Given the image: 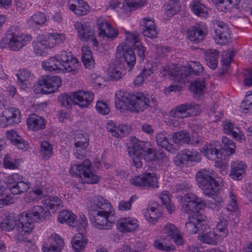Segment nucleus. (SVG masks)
<instances>
[{
	"instance_id": "f257e3e1",
	"label": "nucleus",
	"mask_w": 252,
	"mask_h": 252,
	"mask_svg": "<svg viewBox=\"0 0 252 252\" xmlns=\"http://www.w3.org/2000/svg\"><path fill=\"white\" fill-rule=\"evenodd\" d=\"M46 212L41 206H35L27 212H24L18 220L7 219L0 222V227L4 231H10L15 229L21 235L29 234L34 228V222L45 217Z\"/></svg>"
},
{
	"instance_id": "f03ea898",
	"label": "nucleus",
	"mask_w": 252,
	"mask_h": 252,
	"mask_svg": "<svg viewBox=\"0 0 252 252\" xmlns=\"http://www.w3.org/2000/svg\"><path fill=\"white\" fill-rule=\"evenodd\" d=\"M183 210L188 214H193L189 217L185 228L189 234L203 232L209 228L207 221L198 216L199 211L205 205L202 200L194 194H189L182 198Z\"/></svg>"
},
{
	"instance_id": "7ed1b4c3",
	"label": "nucleus",
	"mask_w": 252,
	"mask_h": 252,
	"mask_svg": "<svg viewBox=\"0 0 252 252\" xmlns=\"http://www.w3.org/2000/svg\"><path fill=\"white\" fill-rule=\"evenodd\" d=\"M90 220L93 226L98 229L108 230L113 225L109 220L111 215V204L101 196H93L87 203Z\"/></svg>"
},
{
	"instance_id": "20e7f679",
	"label": "nucleus",
	"mask_w": 252,
	"mask_h": 252,
	"mask_svg": "<svg viewBox=\"0 0 252 252\" xmlns=\"http://www.w3.org/2000/svg\"><path fill=\"white\" fill-rule=\"evenodd\" d=\"M115 103L116 108L121 112L127 110L138 113L149 107H155L156 100L155 98L150 99L142 93L129 94L119 91L116 93Z\"/></svg>"
},
{
	"instance_id": "39448f33",
	"label": "nucleus",
	"mask_w": 252,
	"mask_h": 252,
	"mask_svg": "<svg viewBox=\"0 0 252 252\" xmlns=\"http://www.w3.org/2000/svg\"><path fill=\"white\" fill-rule=\"evenodd\" d=\"M202 65L197 62H192L189 66H175L169 69L163 66L160 73L164 76L169 75L172 79L178 82L186 83L188 81L187 77L189 75H200L203 71Z\"/></svg>"
},
{
	"instance_id": "423d86ee",
	"label": "nucleus",
	"mask_w": 252,
	"mask_h": 252,
	"mask_svg": "<svg viewBox=\"0 0 252 252\" xmlns=\"http://www.w3.org/2000/svg\"><path fill=\"white\" fill-rule=\"evenodd\" d=\"M216 173L213 170L202 169L197 172L195 178L198 187L209 197L215 195L219 190V183L215 179Z\"/></svg>"
},
{
	"instance_id": "0eeeda50",
	"label": "nucleus",
	"mask_w": 252,
	"mask_h": 252,
	"mask_svg": "<svg viewBox=\"0 0 252 252\" xmlns=\"http://www.w3.org/2000/svg\"><path fill=\"white\" fill-rule=\"evenodd\" d=\"M222 142L224 148H222L221 144L218 141L211 142L205 150V154L207 158L212 160L220 159L225 151L226 155L229 156L235 152V143L226 137H223Z\"/></svg>"
},
{
	"instance_id": "6e6552de",
	"label": "nucleus",
	"mask_w": 252,
	"mask_h": 252,
	"mask_svg": "<svg viewBox=\"0 0 252 252\" xmlns=\"http://www.w3.org/2000/svg\"><path fill=\"white\" fill-rule=\"evenodd\" d=\"M32 38L31 34L20 33L15 27H11L6 32L5 36L0 42V47H4L5 44H7L11 50L18 51L29 43Z\"/></svg>"
},
{
	"instance_id": "1a4fd4ad",
	"label": "nucleus",
	"mask_w": 252,
	"mask_h": 252,
	"mask_svg": "<svg viewBox=\"0 0 252 252\" xmlns=\"http://www.w3.org/2000/svg\"><path fill=\"white\" fill-rule=\"evenodd\" d=\"M69 172L72 176L83 175L84 182L88 184H96L100 180V177L92 172L91 162L88 159H85L81 164L73 163L71 165Z\"/></svg>"
},
{
	"instance_id": "9d476101",
	"label": "nucleus",
	"mask_w": 252,
	"mask_h": 252,
	"mask_svg": "<svg viewBox=\"0 0 252 252\" xmlns=\"http://www.w3.org/2000/svg\"><path fill=\"white\" fill-rule=\"evenodd\" d=\"M62 85V80L58 76L44 75L37 82L34 92L38 94H48L55 92Z\"/></svg>"
},
{
	"instance_id": "9b49d317",
	"label": "nucleus",
	"mask_w": 252,
	"mask_h": 252,
	"mask_svg": "<svg viewBox=\"0 0 252 252\" xmlns=\"http://www.w3.org/2000/svg\"><path fill=\"white\" fill-rule=\"evenodd\" d=\"M200 111V106L194 103L179 104L169 112L170 115L176 119H183L197 115Z\"/></svg>"
},
{
	"instance_id": "f8f14e48",
	"label": "nucleus",
	"mask_w": 252,
	"mask_h": 252,
	"mask_svg": "<svg viewBox=\"0 0 252 252\" xmlns=\"http://www.w3.org/2000/svg\"><path fill=\"white\" fill-rule=\"evenodd\" d=\"M77 31L79 38L83 42H90L94 46H97L98 43L95 35V31L88 26L86 23L76 22L74 25Z\"/></svg>"
},
{
	"instance_id": "ddd939ff",
	"label": "nucleus",
	"mask_w": 252,
	"mask_h": 252,
	"mask_svg": "<svg viewBox=\"0 0 252 252\" xmlns=\"http://www.w3.org/2000/svg\"><path fill=\"white\" fill-rule=\"evenodd\" d=\"M130 183L142 189L158 188V178L154 173L146 172L132 178Z\"/></svg>"
},
{
	"instance_id": "4468645a",
	"label": "nucleus",
	"mask_w": 252,
	"mask_h": 252,
	"mask_svg": "<svg viewBox=\"0 0 252 252\" xmlns=\"http://www.w3.org/2000/svg\"><path fill=\"white\" fill-rule=\"evenodd\" d=\"M21 122V113L16 108L9 107L5 109L0 116V127H5L14 126Z\"/></svg>"
},
{
	"instance_id": "2eb2a0df",
	"label": "nucleus",
	"mask_w": 252,
	"mask_h": 252,
	"mask_svg": "<svg viewBox=\"0 0 252 252\" xmlns=\"http://www.w3.org/2000/svg\"><path fill=\"white\" fill-rule=\"evenodd\" d=\"M214 25L216 42L220 45L228 44L231 39V32L227 25L222 21L219 20L214 21Z\"/></svg>"
},
{
	"instance_id": "dca6fc26",
	"label": "nucleus",
	"mask_w": 252,
	"mask_h": 252,
	"mask_svg": "<svg viewBox=\"0 0 252 252\" xmlns=\"http://www.w3.org/2000/svg\"><path fill=\"white\" fill-rule=\"evenodd\" d=\"M89 142V136L86 133H78L75 136L74 155L76 158L82 159L85 158Z\"/></svg>"
},
{
	"instance_id": "f3484780",
	"label": "nucleus",
	"mask_w": 252,
	"mask_h": 252,
	"mask_svg": "<svg viewBox=\"0 0 252 252\" xmlns=\"http://www.w3.org/2000/svg\"><path fill=\"white\" fill-rule=\"evenodd\" d=\"M196 139L194 137L191 138L189 133L185 130H179L175 132L172 134L173 142L176 144H191L192 145H198L201 143V139L198 137V134L196 133Z\"/></svg>"
},
{
	"instance_id": "a211bd4d",
	"label": "nucleus",
	"mask_w": 252,
	"mask_h": 252,
	"mask_svg": "<svg viewBox=\"0 0 252 252\" xmlns=\"http://www.w3.org/2000/svg\"><path fill=\"white\" fill-rule=\"evenodd\" d=\"M117 54L122 57L127 66L131 69L136 63V57L133 50L128 45L122 43L117 48Z\"/></svg>"
},
{
	"instance_id": "6ab92c4d",
	"label": "nucleus",
	"mask_w": 252,
	"mask_h": 252,
	"mask_svg": "<svg viewBox=\"0 0 252 252\" xmlns=\"http://www.w3.org/2000/svg\"><path fill=\"white\" fill-rule=\"evenodd\" d=\"M151 143L138 139L136 137H131L129 141L130 146L127 150L131 158L142 157V153Z\"/></svg>"
},
{
	"instance_id": "aec40b11",
	"label": "nucleus",
	"mask_w": 252,
	"mask_h": 252,
	"mask_svg": "<svg viewBox=\"0 0 252 252\" xmlns=\"http://www.w3.org/2000/svg\"><path fill=\"white\" fill-rule=\"evenodd\" d=\"M96 26L99 30V35L103 37H106L113 39L118 35V31L112 28L103 17H100L97 19Z\"/></svg>"
},
{
	"instance_id": "412c9836",
	"label": "nucleus",
	"mask_w": 252,
	"mask_h": 252,
	"mask_svg": "<svg viewBox=\"0 0 252 252\" xmlns=\"http://www.w3.org/2000/svg\"><path fill=\"white\" fill-rule=\"evenodd\" d=\"M208 32L207 27L204 25H196L190 27L187 31L189 39L194 43H199L205 38Z\"/></svg>"
},
{
	"instance_id": "4be33fe9",
	"label": "nucleus",
	"mask_w": 252,
	"mask_h": 252,
	"mask_svg": "<svg viewBox=\"0 0 252 252\" xmlns=\"http://www.w3.org/2000/svg\"><path fill=\"white\" fill-rule=\"evenodd\" d=\"M48 241L50 244L44 243L43 245V252H60L64 246L63 240L56 234L51 235L48 238Z\"/></svg>"
},
{
	"instance_id": "5701e85b",
	"label": "nucleus",
	"mask_w": 252,
	"mask_h": 252,
	"mask_svg": "<svg viewBox=\"0 0 252 252\" xmlns=\"http://www.w3.org/2000/svg\"><path fill=\"white\" fill-rule=\"evenodd\" d=\"M74 104L80 107H87L94 99V94L92 92L79 90L73 94Z\"/></svg>"
},
{
	"instance_id": "b1692460",
	"label": "nucleus",
	"mask_w": 252,
	"mask_h": 252,
	"mask_svg": "<svg viewBox=\"0 0 252 252\" xmlns=\"http://www.w3.org/2000/svg\"><path fill=\"white\" fill-rule=\"evenodd\" d=\"M17 84L23 90H26L31 87L34 75L30 71L23 69L20 70L16 74Z\"/></svg>"
},
{
	"instance_id": "393cba45",
	"label": "nucleus",
	"mask_w": 252,
	"mask_h": 252,
	"mask_svg": "<svg viewBox=\"0 0 252 252\" xmlns=\"http://www.w3.org/2000/svg\"><path fill=\"white\" fill-rule=\"evenodd\" d=\"M142 32L143 35L149 38H154L157 36L158 32L153 18L146 17L141 21Z\"/></svg>"
},
{
	"instance_id": "a878e982",
	"label": "nucleus",
	"mask_w": 252,
	"mask_h": 252,
	"mask_svg": "<svg viewBox=\"0 0 252 252\" xmlns=\"http://www.w3.org/2000/svg\"><path fill=\"white\" fill-rule=\"evenodd\" d=\"M162 231L167 236H169L170 239H173L177 245L181 246L184 244L183 237L177 227L174 224L170 223H167L164 226Z\"/></svg>"
},
{
	"instance_id": "bb28decb",
	"label": "nucleus",
	"mask_w": 252,
	"mask_h": 252,
	"mask_svg": "<svg viewBox=\"0 0 252 252\" xmlns=\"http://www.w3.org/2000/svg\"><path fill=\"white\" fill-rule=\"evenodd\" d=\"M137 220L131 217L121 218L117 222V228L122 232H130L138 227Z\"/></svg>"
},
{
	"instance_id": "cd10ccee",
	"label": "nucleus",
	"mask_w": 252,
	"mask_h": 252,
	"mask_svg": "<svg viewBox=\"0 0 252 252\" xmlns=\"http://www.w3.org/2000/svg\"><path fill=\"white\" fill-rule=\"evenodd\" d=\"M106 128L110 132L113 136L117 138H122L128 134L129 132V128L127 125H119L116 126V123L113 121H109L107 124Z\"/></svg>"
},
{
	"instance_id": "c85d7f7f",
	"label": "nucleus",
	"mask_w": 252,
	"mask_h": 252,
	"mask_svg": "<svg viewBox=\"0 0 252 252\" xmlns=\"http://www.w3.org/2000/svg\"><path fill=\"white\" fill-rule=\"evenodd\" d=\"M68 7L78 16L85 15L90 11L89 5L83 0H69Z\"/></svg>"
},
{
	"instance_id": "c756f323",
	"label": "nucleus",
	"mask_w": 252,
	"mask_h": 252,
	"mask_svg": "<svg viewBox=\"0 0 252 252\" xmlns=\"http://www.w3.org/2000/svg\"><path fill=\"white\" fill-rule=\"evenodd\" d=\"M224 133L231 135L236 140L240 142L245 141V136L240 131V129L230 122H226L223 125Z\"/></svg>"
},
{
	"instance_id": "7c9ffc66",
	"label": "nucleus",
	"mask_w": 252,
	"mask_h": 252,
	"mask_svg": "<svg viewBox=\"0 0 252 252\" xmlns=\"http://www.w3.org/2000/svg\"><path fill=\"white\" fill-rule=\"evenodd\" d=\"M34 53L38 56H44L48 49L53 48V44L49 43L47 39L40 38L32 42Z\"/></svg>"
},
{
	"instance_id": "2f4dec72",
	"label": "nucleus",
	"mask_w": 252,
	"mask_h": 252,
	"mask_svg": "<svg viewBox=\"0 0 252 252\" xmlns=\"http://www.w3.org/2000/svg\"><path fill=\"white\" fill-rule=\"evenodd\" d=\"M27 124L29 129L35 131L44 129L46 122L44 117L32 114L27 119Z\"/></svg>"
},
{
	"instance_id": "473e14b6",
	"label": "nucleus",
	"mask_w": 252,
	"mask_h": 252,
	"mask_svg": "<svg viewBox=\"0 0 252 252\" xmlns=\"http://www.w3.org/2000/svg\"><path fill=\"white\" fill-rule=\"evenodd\" d=\"M230 176L234 180H241L245 172L246 165L242 161L235 160L231 162Z\"/></svg>"
},
{
	"instance_id": "72a5a7b5",
	"label": "nucleus",
	"mask_w": 252,
	"mask_h": 252,
	"mask_svg": "<svg viewBox=\"0 0 252 252\" xmlns=\"http://www.w3.org/2000/svg\"><path fill=\"white\" fill-rule=\"evenodd\" d=\"M6 136L11 143L19 149L24 151H27L29 148L28 143L20 136L17 133L11 130L6 132Z\"/></svg>"
},
{
	"instance_id": "f704fd0d",
	"label": "nucleus",
	"mask_w": 252,
	"mask_h": 252,
	"mask_svg": "<svg viewBox=\"0 0 252 252\" xmlns=\"http://www.w3.org/2000/svg\"><path fill=\"white\" fill-rule=\"evenodd\" d=\"M218 10L227 12L233 7H237L240 2V0H212Z\"/></svg>"
},
{
	"instance_id": "c9c22d12",
	"label": "nucleus",
	"mask_w": 252,
	"mask_h": 252,
	"mask_svg": "<svg viewBox=\"0 0 252 252\" xmlns=\"http://www.w3.org/2000/svg\"><path fill=\"white\" fill-rule=\"evenodd\" d=\"M205 59L207 65L211 69H215L218 66L219 52L214 49H209L205 52Z\"/></svg>"
},
{
	"instance_id": "e433bc0d",
	"label": "nucleus",
	"mask_w": 252,
	"mask_h": 252,
	"mask_svg": "<svg viewBox=\"0 0 252 252\" xmlns=\"http://www.w3.org/2000/svg\"><path fill=\"white\" fill-rule=\"evenodd\" d=\"M76 219V216L72 212L67 210L61 211L58 218L59 222L62 223H66L72 227H74L75 224L77 222Z\"/></svg>"
},
{
	"instance_id": "4c0bfd02",
	"label": "nucleus",
	"mask_w": 252,
	"mask_h": 252,
	"mask_svg": "<svg viewBox=\"0 0 252 252\" xmlns=\"http://www.w3.org/2000/svg\"><path fill=\"white\" fill-rule=\"evenodd\" d=\"M42 66L44 70L49 71L62 70L63 68L62 64L56 56L43 62Z\"/></svg>"
},
{
	"instance_id": "58836bf2",
	"label": "nucleus",
	"mask_w": 252,
	"mask_h": 252,
	"mask_svg": "<svg viewBox=\"0 0 252 252\" xmlns=\"http://www.w3.org/2000/svg\"><path fill=\"white\" fill-rule=\"evenodd\" d=\"M84 235V234L78 233L71 241L72 247L76 252L83 251L87 244L88 240Z\"/></svg>"
},
{
	"instance_id": "ea45409f",
	"label": "nucleus",
	"mask_w": 252,
	"mask_h": 252,
	"mask_svg": "<svg viewBox=\"0 0 252 252\" xmlns=\"http://www.w3.org/2000/svg\"><path fill=\"white\" fill-rule=\"evenodd\" d=\"M144 215L147 220L151 223H155L157 222L158 218L162 215L161 212L154 206H149L144 211Z\"/></svg>"
},
{
	"instance_id": "a19ab883",
	"label": "nucleus",
	"mask_w": 252,
	"mask_h": 252,
	"mask_svg": "<svg viewBox=\"0 0 252 252\" xmlns=\"http://www.w3.org/2000/svg\"><path fill=\"white\" fill-rule=\"evenodd\" d=\"M62 70H64L66 72H71L73 74L77 73L80 67V63L74 57H70L68 61L64 64H62Z\"/></svg>"
},
{
	"instance_id": "79ce46f5",
	"label": "nucleus",
	"mask_w": 252,
	"mask_h": 252,
	"mask_svg": "<svg viewBox=\"0 0 252 252\" xmlns=\"http://www.w3.org/2000/svg\"><path fill=\"white\" fill-rule=\"evenodd\" d=\"M192 11L197 15L203 16L207 13L205 5L199 0H192L190 4Z\"/></svg>"
},
{
	"instance_id": "37998d69",
	"label": "nucleus",
	"mask_w": 252,
	"mask_h": 252,
	"mask_svg": "<svg viewBox=\"0 0 252 252\" xmlns=\"http://www.w3.org/2000/svg\"><path fill=\"white\" fill-rule=\"evenodd\" d=\"M239 209L237 203V200L235 195L231 192H229L228 203L226 208L224 210L223 213L226 214L228 213V216L235 213Z\"/></svg>"
},
{
	"instance_id": "c03bdc74",
	"label": "nucleus",
	"mask_w": 252,
	"mask_h": 252,
	"mask_svg": "<svg viewBox=\"0 0 252 252\" xmlns=\"http://www.w3.org/2000/svg\"><path fill=\"white\" fill-rule=\"evenodd\" d=\"M171 197L172 195L170 194L168 191H162L159 196L161 203L165 206L166 209L170 214L175 210V207L171 203Z\"/></svg>"
},
{
	"instance_id": "a18cd8bd",
	"label": "nucleus",
	"mask_w": 252,
	"mask_h": 252,
	"mask_svg": "<svg viewBox=\"0 0 252 252\" xmlns=\"http://www.w3.org/2000/svg\"><path fill=\"white\" fill-rule=\"evenodd\" d=\"M224 216H226V218H228L229 217L227 214H224ZM219 220L217 222V229L220 233V234L221 237H226L227 235L228 230L227 228V220L225 217H220L219 219Z\"/></svg>"
},
{
	"instance_id": "49530a36",
	"label": "nucleus",
	"mask_w": 252,
	"mask_h": 252,
	"mask_svg": "<svg viewBox=\"0 0 252 252\" xmlns=\"http://www.w3.org/2000/svg\"><path fill=\"white\" fill-rule=\"evenodd\" d=\"M40 154L42 158L48 159L53 153V146L47 141H43L40 143Z\"/></svg>"
},
{
	"instance_id": "de8ad7c7",
	"label": "nucleus",
	"mask_w": 252,
	"mask_h": 252,
	"mask_svg": "<svg viewBox=\"0 0 252 252\" xmlns=\"http://www.w3.org/2000/svg\"><path fill=\"white\" fill-rule=\"evenodd\" d=\"M108 72V75L112 79L118 80L125 74L126 70L122 67L113 65L109 68Z\"/></svg>"
},
{
	"instance_id": "09e8293b",
	"label": "nucleus",
	"mask_w": 252,
	"mask_h": 252,
	"mask_svg": "<svg viewBox=\"0 0 252 252\" xmlns=\"http://www.w3.org/2000/svg\"><path fill=\"white\" fill-rule=\"evenodd\" d=\"M218 235L214 231H210L209 232L203 233L198 236V239L203 243L216 245L217 244V240Z\"/></svg>"
},
{
	"instance_id": "8fccbe9b",
	"label": "nucleus",
	"mask_w": 252,
	"mask_h": 252,
	"mask_svg": "<svg viewBox=\"0 0 252 252\" xmlns=\"http://www.w3.org/2000/svg\"><path fill=\"white\" fill-rule=\"evenodd\" d=\"M45 204L50 210H56L63 207L61 199L57 196H48L45 200Z\"/></svg>"
},
{
	"instance_id": "3c124183",
	"label": "nucleus",
	"mask_w": 252,
	"mask_h": 252,
	"mask_svg": "<svg viewBox=\"0 0 252 252\" xmlns=\"http://www.w3.org/2000/svg\"><path fill=\"white\" fill-rule=\"evenodd\" d=\"M82 59L84 66L86 68H91L94 65V61L93 59L91 51L87 48L82 49Z\"/></svg>"
},
{
	"instance_id": "603ef678",
	"label": "nucleus",
	"mask_w": 252,
	"mask_h": 252,
	"mask_svg": "<svg viewBox=\"0 0 252 252\" xmlns=\"http://www.w3.org/2000/svg\"><path fill=\"white\" fill-rule=\"evenodd\" d=\"M30 188L29 182L26 183L22 179L17 182L14 186L11 187L10 192L14 195L21 194L22 193L27 191Z\"/></svg>"
},
{
	"instance_id": "864d4df0",
	"label": "nucleus",
	"mask_w": 252,
	"mask_h": 252,
	"mask_svg": "<svg viewBox=\"0 0 252 252\" xmlns=\"http://www.w3.org/2000/svg\"><path fill=\"white\" fill-rule=\"evenodd\" d=\"M205 88L204 80H195L192 82L190 85V91L196 96L200 97L203 94Z\"/></svg>"
},
{
	"instance_id": "5fc2aeb1",
	"label": "nucleus",
	"mask_w": 252,
	"mask_h": 252,
	"mask_svg": "<svg viewBox=\"0 0 252 252\" xmlns=\"http://www.w3.org/2000/svg\"><path fill=\"white\" fill-rule=\"evenodd\" d=\"M12 200V196L8 193V190L0 183V206L11 203Z\"/></svg>"
},
{
	"instance_id": "6e6d98bb",
	"label": "nucleus",
	"mask_w": 252,
	"mask_h": 252,
	"mask_svg": "<svg viewBox=\"0 0 252 252\" xmlns=\"http://www.w3.org/2000/svg\"><path fill=\"white\" fill-rule=\"evenodd\" d=\"M58 99L61 105L67 109L70 108L72 105L74 104L73 96L66 93L61 94Z\"/></svg>"
},
{
	"instance_id": "4d7b16f0",
	"label": "nucleus",
	"mask_w": 252,
	"mask_h": 252,
	"mask_svg": "<svg viewBox=\"0 0 252 252\" xmlns=\"http://www.w3.org/2000/svg\"><path fill=\"white\" fill-rule=\"evenodd\" d=\"M146 0H125L123 5L127 10H135L142 6Z\"/></svg>"
},
{
	"instance_id": "13d9d810",
	"label": "nucleus",
	"mask_w": 252,
	"mask_h": 252,
	"mask_svg": "<svg viewBox=\"0 0 252 252\" xmlns=\"http://www.w3.org/2000/svg\"><path fill=\"white\" fill-rule=\"evenodd\" d=\"M142 156L143 157L144 159L148 162L156 160L157 159V155L154 151V147L151 143L149 145V146L146 148L144 152L142 153Z\"/></svg>"
},
{
	"instance_id": "bf43d9fd",
	"label": "nucleus",
	"mask_w": 252,
	"mask_h": 252,
	"mask_svg": "<svg viewBox=\"0 0 252 252\" xmlns=\"http://www.w3.org/2000/svg\"><path fill=\"white\" fill-rule=\"evenodd\" d=\"M65 38L66 37L64 34L55 32L50 34L47 39L49 43L53 44L54 47L56 44L63 43Z\"/></svg>"
},
{
	"instance_id": "052dcab7",
	"label": "nucleus",
	"mask_w": 252,
	"mask_h": 252,
	"mask_svg": "<svg viewBox=\"0 0 252 252\" xmlns=\"http://www.w3.org/2000/svg\"><path fill=\"white\" fill-rule=\"evenodd\" d=\"M3 163L5 168L15 169L18 167V159L12 158L6 155L3 159Z\"/></svg>"
},
{
	"instance_id": "680f3d73",
	"label": "nucleus",
	"mask_w": 252,
	"mask_h": 252,
	"mask_svg": "<svg viewBox=\"0 0 252 252\" xmlns=\"http://www.w3.org/2000/svg\"><path fill=\"white\" fill-rule=\"evenodd\" d=\"M223 204V200L220 197H217L214 200L208 201L206 205L208 208L212 210L218 212L222 208Z\"/></svg>"
},
{
	"instance_id": "e2e57ef3",
	"label": "nucleus",
	"mask_w": 252,
	"mask_h": 252,
	"mask_svg": "<svg viewBox=\"0 0 252 252\" xmlns=\"http://www.w3.org/2000/svg\"><path fill=\"white\" fill-rule=\"evenodd\" d=\"M182 156L185 161H198V153L196 151H184L181 152Z\"/></svg>"
},
{
	"instance_id": "0e129e2a",
	"label": "nucleus",
	"mask_w": 252,
	"mask_h": 252,
	"mask_svg": "<svg viewBox=\"0 0 252 252\" xmlns=\"http://www.w3.org/2000/svg\"><path fill=\"white\" fill-rule=\"evenodd\" d=\"M157 144L162 148L166 149L169 145V142L166 136V132L162 131L158 133L156 137Z\"/></svg>"
},
{
	"instance_id": "69168bd1",
	"label": "nucleus",
	"mask_w": 252,
	"mask_h": 252,
	"mask_svg": "<svg viewBox=\"0 0 252 252\" xmlns=\"http://www.w3.org/2000/svg\"><path fill=\"white\" fill-rule=\"evenodd\" d=\"M22 176L17 173H14L7 176L5 182L7 187L9 188V190L10 191L11 187H13L16 184H17V182L20 181L21 179H22Z\"/></svg>"
},
{
	"instance_id": "338daca9",
	"label": "nucleus",
	"mask_w": 252,
	"mask_h": 252,
	"mask_svg": "<svg viewBox=\"0 0 252 252\" xmlns=\"http://www.w3.org/2000/svg\"><path fill=\"white\" fill-rule=\"evenodd\" d=\"M46 21V17L45 15L41 12L34 14L31 17V22H32L34 24L37 25H43Z\"/></svg>"
},
{
	"instance_id": "774afa93",
	"label": "nucleus",
	"mask_w": 252,
	"mask_h": 252,
	"mask_svg": "<svg viewBox=\"0 0 252 252\" xmlns=\"http://www.w3.org/2000/svg\"><path fill=\"white\" fill-rule=\"evenodd\" d=\"M241 107L245 110H252V92H247L244 100L241 103Z\"/></svg>"
}]
</instances>
